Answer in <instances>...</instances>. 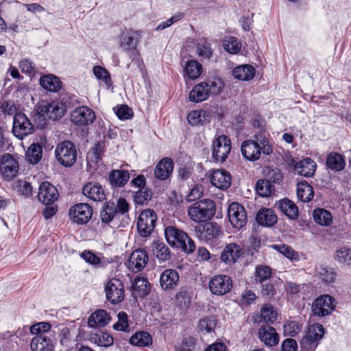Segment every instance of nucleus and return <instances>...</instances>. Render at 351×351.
Here are the masks:
<instances>
[{"label":"nucleus","instance_id":"nucleus-3","mask_svg":"<svg viewBox=\"0 0 351 351\" xmlns=\"http://www.w3.org/2000/svg\"><path fill=\"white\" fill-rule=\"evenodd\" d=\"M165 235L169 245L177 248H181L187 254L192 253L195 250L194 241L188 234L173 226H167L165 230Z\"/></svg>","mask_w":351,"mask_h":351},{"label":"nucleus","instance_id":"nucleus-8","mask_svg":"<svg viewBox=\"0 0 351 351\" xmlns=\"http://www.w3.org/2000/svg\"><path fill=\"white\" fill-rule=\"evenodd\" d=\"M137 32L132 29H125L122 32L120 40V47L128 53L132 60L138 56V51L136 47L137 44Z\"/></svg>","mask_w":351,"mask_h":351},{"label":"nucleus","instance_id":"nucleus-30","mask_svg":"<svg viewBox=\"0 0 351 351\" xmlns=\"http://www.w3.org/2000/svg\"><path fill=\"white\" fill-rule=\"evenodd\" d=\"M256 219L258 224L265 226H272L278 221L276 215L273 210L269 208L259 210Z\"/></svg>","mask_w":351,"mask_h":351},{"label":"nucleus","instance_id":"nucleus-35","mask_svg":"<svg viewBox=\"0 0 351 351\" xmlns=\"http://www.w3.org/2000/svg\"><path fill=\"white\" fill-rule=\"evenodd\" d=\"M297 196L303 202L311 201L314 197L313 187L306 181L300 182L297 186Z\"/></svg>","mask_w":351,"mask_h":351},{"label":"nucleus","instance_id":"nucleus-55","mask_svg":"<svg viewBox=\"0 0 351 351\" xmlns=\"http://www.w3.org/2000/svg\"><path fill=\"white\" fill-rule=\"evenodd\" d=\"M324 328L320 324H315L309 326L306 333L310 335L314 340L319 342L324 334Z\"/></svg>","mask_w":351,"mask_h":351},{"label":"nucleus","instance_id":"nucleus-20","mask_svg":"<svg viewBox=\"0 0 351 351\" xmlns=\"http://www.w3.org/2000/svg\"><path fill=\"white\" fill-rule=\"evenodd\" d=\"M231 176L224 169H217L213 171L210 176L212 184L220 189H227L231 185Z\"/></svg>","mask_w":351,"mask_h":351},{"label":"nucleus","instance_id":"nucleus-11","mask_svg":"<svg viewBox=\"0 0 351 351\" xmlns=\"http://www.w3.org/2000/svg\"><path fill=\"white\" fill-rule=\"evenodd\" d=\"M19 165L17 160L10 154H5L0 158V173L7 181L13 180L17 175Z\"/></svg>","mask_w":351,"mask_h":351},{"label":"nucleus","instance_id":"nucleus-53","mask_svg":"<svg viewBox=\"0 0 351 351\" xmlns=\"http://www.w3.org/2000/svg\"><path fill=\"white\" fill-rule=\"evenodd\" d=\"M335 259L340 263L351 265V249L342 247L337 250Z\"/></svg>","mask_w":351,"mask_h":351},{"label":"nucleus","instance_id":"nucleus-57","mask_svg":"<svg viewBox=\"0 0 351 351\" xmlns=\"http://www.w3.org/2000/svg\"><path fill=\"white\" fill-rule=\"evenodd\" d=\"M318 345V342L306 333L300 341V346L302 349L306 351H314Z\"/></svg>","mask_w":351,"mask_h":351},{"label":"nucleus","instance_id":"nucleus-28","mask_svg":"<svg viewBox=\"0 0 351 351\" xmlns=\"http://www.w3.org/2000/svg\"><path fill=\"white\" fill-rule=\"evenodd\" d=\"M83 194L93 201H103L106 194L103 187L97 183H88L82 190Z\"/></svg>","mask_w":351,"mask_h":351},{"label":"nucleus","instance_id":"nucleus-41","mask_svg":"<svg viewBox=\"0 0 351 351\" xmlns=\"http://www.w3.org/2000/svg\"><path fill=\"white\" fill-rule=\"evenodd\" d=\"M132 289L141 297L149 293L150 285L147 279L143 277H137L132 283Z\"/></svg>","mask_w":351,"mask_h":351},{"label":"nucleus","instance_id":"nucleus-46","mask_svg":"<svg viewBox=\"0 0 351 351\" xmlns=\"http://www.w3.org/2000/svg\"><path fill=\"white\" fill-rule=\"evenodd\" d=\"M224 49L230 53H237L241 48V44L237 38L230 36L224 38L223 42Z\"/></svg>","mask_w":351,"mask_h":351},{"label":"nucleus","instance_id":"nucleus-12","mask_svg":"<svg viewBox=\"0 0 351 351\" xmlns=\"http://www.w3.org/2000/svg\"><path fill=\"white\" fill-rule=\"evenodd\" d=\"M335 308V300L329 295H323L317 298L311 307L313 315L318 317L330 315Z\"/></svg>","mask_w":351,"mask_h":351},{"label":"nucleus","instance_id":"nucleus-6","mask_svg":"<svg viewBox=\"0 0 351 351\" xmlns=\"http://www.w3.org/2000/svg\"><path fill=\"white\" fill-rule=\"evenodd\" d=\"M231 151V141L226 135L216 137L212 145V158L217 162L222 163L226 161Z\"/></svg>","mask_w":351,"mask_h":351},{"label":"nucleus","instance_id":"nucleus-60","mask_svg":"<svg viewBox=\"0 0 351 351\" xmlns=\"http://www.w3.org/2000/svg\"><path fill=\"white\" fill-rule=\"evenodd\" d=\"M51 328V325L48 322H39L32 325L29 328L30 332L36 335H40L43 332H48Z\"/></svg>","mask_w":351,"mask_h":351},{"label":"nucleus","instance_id":"nucleus-7","mask_svg":"<svg viewBox=\"0 0 351 351\" xmlns=\"http://www.w3.org/2000/svg\"><path fill=\"white\" fill-rule=\"evenodd\" d=\"M156 220L157 216L153 210L147 209L142 211L137 221L139 234L143 237H149L155 228Z\"/></svg>","mask_w":351,"mask_h":351},{"label":"nucleus","instance_id":"nucleus-10","mask_svg":"<svg viewBox=\"0 0 351 351\" xmlns=\"http://www.w3.org/2000/svg\"><path fill=\"white\" fill-rule=\"evenodd\" d=\"M93 215L92 207L86 203H80L71 206L69 216L72 222L77 224H86Z\"/></svg>","mask_w":351,"mask_h":351},{"label":"nucleus","instance_id":"nucleus-62","mask_svg":"<svg viewBox=\"0 0 351 351\" xmlns=\"http://www.w3.org/2000/svg\"><path fill=\"white\" fill-rule=\"evenodd\" d=\"M115 113L117 117L122 120L129 119L133 116V111L132 108H129L126 105H122L118 107L117 110L114 108Z\"/></svg>","mask_w":351,"mask_h":351},{"label":"nucleus","instance_id":"nucleus-19","mask_svg":"<svg viewBox=\"0 0 351 351\" xmlns=\"http://www.w3.org/2000/svg\"><path fill=\"white\" fill-rule=\"evenodd\" d=\"M148 260L147 253L144 250H136L130 254L128 268L133 272L141 271L147 264Z\"/></svg>","mask_w":351,"mask_h":351},{"label":"nucleus","instance_id":"nucleus-58","mask_svg":"<svg viewBox=\"0 0 351 351\" xmlns=\"http://www.w3.org/2000/svg\"><path fill=\"white\" fill-rule=\"evenodd\" d=\"M117 317L118 322L114 324V329L118 331H126L129 327L127 313L121 311L118 314Z\"/></svg>","mask_w":351,"mask_h":351},{"label":"nucleus","instance_id":"nucleus-16","mask_svg":"<svg viewBox=\"0 0 351 351\" xmlns=\"http://www.w3.org/2000/svg\"><path fill=\"white\" fill-rule=\"evenodd\" d=\"M232 285L231 278L226 275L213 276L208 285L211 293L217 295H223L229 292Z\"/></svg>","mask_w":351,"mask_h":351},{"label":"nucleus","instance_id":"nucleus-49","mask_svg":"<svg viewBox=\"0 0 351 351\" xmlns=\"http://www.w3.org/2000/svg\"><path fill=\"white\" fill-rule=\"evenodd\" d=\"M196 52L199 57L209 59L213 56L210 44L205 40H199L196 45Z\"/></svg>","mask_w":351,"mask_h":351},{"label":"nucleus","instance_id":"nucleus-37","mask_svg":"<svg viewBox=\"0 0 351 351\" xmlns=\"http://www.w3.org/2000/svg\"><path fill=\"white\" fill-rule=\"evenodd\" d=\"M40 84L43 88L51 92L58 91L61 88L60 79L53 75H47L41 77Z\"/></svg>","mask_w":351,"mask_h":351},{"label":"nucleus","instance_id":"nucleus-22","mask_svg":"<svg viewBox=\"0 0 351 351\" xmlns=\"http://www.w3.org/2000/svg\"><path fill=\"white\" fill-rule=\"evenodd\" d=\"M195 230L200 232V238L205 241H212L222 234L221 227L213 222H208L202 228L197 226Z\"/></svg>","mask_w":351,"mask_h":351},{"label":"nucleus","instance_id":"nucleus-15","mask_svg":"<svg viewBox=\"0 0 351 351\" xmlns=\"http://www.w3.org/2000/svg\"><path fill=\"white\" fill-rule=\"evenodd\" d=\"M228 218L233 227L242 228L247 222L246 211L243 206L237 202H232L228 208Z\"/></svg>","mask_w":351,"mask_h":351},{"label":"nucleus","instance_id":"nucleus-36","mask_svg":"<svg viewBox=\"0 0 351 351\" xmlns=\"http://www.w3.org/2000/svg\"><path fill=\"white\" fill-rule=\"evenodd\" d=\"M326 165L331 170L339 171L345 168L346 162L341 154L330 152L327 157Z\"/></svg>","mask_w":351,"mask_h":351},{"label":"nucleus","instance_id":"nucleus-23","mask_svg":"<svg viewBox=\"0 0 351 351\" xmlns=\"http://www.w3.org/2000/svg\"><path fill=\"white\" fill-rule=\"evenodd\" d=\"M110 319V316L106 310L99 309L89 316L88 325L90 328H102L106 326Z\"/></svg>","mask_w":351,"mask_h":351},{"label":"nucleus","instance_id":"nucleus-25","mask_svg":"<svg viewBox=\"0 0 351 351\" xmlns=\"http://www.w3.org/2000/svg\"><path fill=\"white\" fill-rule=\"evenodd\" d=\"M258 335L261 341L268 346H274L279 341L275 328L269 326H262L258 330Z\"/></svg>","mask_w":351,"mask_h":351},{"label":"nucleus","instance_id":"nucleus-47","mask_svg":"<svg viewBox=\"0 0 351 351\" xmlns=\"http://www.w3.org/2000/svg\"><path fill=\"white\" fill-rule=\"evenodd\" d=\"M274 190L269 181L267 180H258L256 184V191L261 197H267Z\"/></svg>","mask_w":351,"mask_h":351},{"label":"nucleus","instance_id":"nucleus-51","mask_svg":"<svg viewBox=\"0 0 351 351\" xmlns=\"http://www.w3.org/2000/svg\"><path fill=\"white\" fill-rule=\"evenodd\" d=\"M94 75L98 80H102L109 87L112 85L110 73L104 67L95 66L93 67Z\"/></svg>","mask_w":351,"mask_h":351},{"label":"nucleus","instance_id":"nucleus-33","mask_svg":"<svg viewBox=\"0 0 351 351\" xmlns=\"http://www.w3.org/2000/svg\"><path fill=\"white\" fill-rule=\"evenodd\" d=\"M151 247L154 256L160 261H166L170 258V250L163 242L155 241Z\"/></svg>","mask_w":351,"mask_h":351},{"label":"nucleus","instance_id":"nucleus-13","mask_svg":"<svg viewBox=\"0 0 351 351\" xmlns=\"http://www.w3.org/2000/svg\"><path fill=\"white\" fill-rule=\"evenodd\" d=\"M34 126L27 116L23 112L15 113L12 131L16 136L22 139L33 132Z\"/></svg>","mask_w":351,"mask_h":351},{"label":"nucleus","instance_id":"nucleus-5","mask_svg":"<svg viewBox=\"0 0 351 351\" xmlns=\"http://www.w3.org/2000/svg\"><path fill=\"white\" fill-rule=\"evenodd\" d=\"M58 161L64 167L73 166L77 159V149L70 141H64L58 143L55 150Z\"/></svg>","mask_w":351,"mask_h":351},{"label":"nucleus","instance_id":"nucleus-54","mask_svg":"<svg viewBox=\"0 0 351 351\" xmlns=\"http://www.w3.org/2000/svg\"><path fill=\"white\" fill-rule=\"evenodd\" d=\"M271 276V269L265 265H259L256 267V280L263 284Z\"/></svg>","mask_w":351,"mask_h":351},{"label":"nucleus","instance_id":"nucleus-24","mask_svg":"<svg viewBox=\"0 0 351 351\" xmlns=\"http://www.w3.org/2000/svg\"><path fill=\"white\" fill-rule=\"evenodd\" d=\"M179 280V274L175 269H165L160 275V284L163 290L175 288Z\"/></svg>","mask_w":351,"mask_h":351},{"label":"nucleus","instance_id":"nucleus-48","mask_svg":"<svg viewBox=\"0 0 351 351\" xmlns=\"http://www.w3.org/2000/svg\"><path fill=\"white\" fill-rule=\"evenodd\" d=\"M216 324L214 317H206L199 321L197 328L199 332L208 333L214 330Z\"/></svg>","mask_w":351,"mask_h":351},{"label":"nucleus","instance_id":"nucleus-31","mask_svg":"<svg viewBox=\"0 0 351 351\" xmlns=\"http://www.w3.org/2000/svg\"><path fill=\"white\" fill-rule=\"evenodd\" d=\"M278 208L289 219H297L299 215L298 206L295 203L288 199H284L278 202Z\"/></svg>","mask_w":351,"mask_h":351},{"label":"nucleus","instance_id":"nucleus-61","mask_svg":"<svg viewBox=\"0 0 351 351\" xmlns=\"http://www.w3.org/2000/svg\"><path fill=\"white\" fill-rule=\"evenodd\" d=\"M177 304L181 307H186L190 303V297L186 290H180L176 295Z\"/></svg>","mask_w":351,"mask_h":351},{"label":"nucleus","instance_id":"nucleus-26","mask_svg":"<svg viewBox=\"0 0 351 351\" xmlns=\"http://www.w3.org/2000/svg\"><path fill=\"white\" fill-rule=\"evenodd\" d=\"M30 347L32 351H53L54 343L51 339L40 334L32 339Z\"/></svg>","mask_w":351,"mask_h":351},{"label":"nucleus","instance_id":"nucleus-21","mask_svg":"<svg viewBox=\"0 0 351 351\" xmlns=\"http://www.w3.org/2000/svg\"><path fill=\"white\" fill-rule=\"evenodd\" d=\"M242 255L241 247L234 243L228 244L221 254V259L226 264L235 263Z\"/></svg>","mask_w":351,"mask_h":351},{"label":"nucleus","instance_id":"nucleus-27","mask_svg":"<svg viewBox=\"0 0 351 351\" xmlns=\"http://www.w3.org/2000/svg\"><path fill=\"white\" fill-rule=\"evenodd\" d=\"M173 169V162L169 158H162L156 165L154 171L155 177L164 180L169 177Z\"/></svg>","mask_w":351,"mask_h":351},{"label":"nucleus","instance_id":"nucleus-50","mask_svg":"<svg viewBox=\"0 0 351 351\" xmlns=\"http://www.w3.org/2000/svg\"><path fill=\"white\" fill-rule=\"evenodd\" d=\"M13 189L21 195L28 197L32 193V186L25 180H16L13 184Z\"/></svg>","mask_w":351,"mask_h":351},{"label":"nucleus","instance_id":"nucleus-42","mask_svg":"<svg viewBox=\"0 0 351 351\" xmlns=\"http://www.w3.org/2000/svg\"><path fill=\"white\" fill-rule=\"evenodd\" d=\"M313 218L317 223L328 226L332 223V217L331 213L324 208H317L313 212Z\"/></svg>","mask_w":351,"mask_h":351},{"label":"nucleus","instance_id":"nucleus-18","mask_svg":"<svg viewBox=\"0 0 351 351\" xmlns=\"http://www.w3.org/2000/svg\"><path fill=\"white\" fill-rule=\"evenodd\" d=\"M59 197L57 189L48 182H43L39 187L38 197L46 205H51Z\"/></svg>","mask_w":351,"mask_h":351},{"label":"nucleus","instance_id":"nucleus-34","mask_svg":"<svg viewBox=\"0 0 351 351\" xmlns=\"http://www.w3.org/2000/svg\"><path fill=\"white\" fill-rule=\"evenodd\" d=\"M130 179L129 172L126 170H112L109 175V180L112 185L121 187L124 186Z\"/></svg>","mask_w":351,"mask_h":351},{"label":"nucleus","instance_id":"nucleus-1","mask_svg":"<svg viewBox=\"0 0 351 351\" xmlns=\"http://www.w3.org/2000/svg\"><path fill=\"white\" fill-rule=\"evenodd\" d=\"M241 150L243 157L250 161L258 160L262 153L269 155L273 151L264 132L255 134L253 139L243 141Z\"/></svg>","mask_w":351,"mask_h":351},{"label":"nucleus","instance_id":"nucleus-45","mask_svg":"<svg viewBox=\"0 0 351 351\" xmlns=\"http://www.w3.org/2000/svg\"><path fill=\"white\" fill-rule=\"evenodd\" d=\"M42 157V147L38 144H32L26 153V158L32 164L38 163Z\"/></svg>","mask_w":351,"mask_h":351},{"label":"nucleus","instance_id":"nucleus-40","mask_svg":"<svg viewBox=\"0 0 351 351\" xmlns=\"http://www.w3.org/2000/svg\"><path fill=\"white\" fill-rule=\"evenodd\" d=\"M117 215L115 203L108 202L106 203L100 212V218L102 223H108L112 221Z\"/></svg>","mask_w":351,"mask_h":351},{"label":"nucleus","instance_id":"nucleus-39","mask_svg":"<svg viewBox=\"0 0 351 351\" xmlns=\"http://www.w3.org/2000/svg\"><path fill=\"white\" fill-rule=\"evenodd\" d=\"M185 75L191 80L198 78L202 73V66L195 60L186 62L184 67Z\"/></svg>","mask_w":351,"mask_h":351},{"label":"nucleus","instance_id":"nucleus-44","mask_svg":"<svg viewBox=\"0 0 351 351\" xmlns=\"http://www.w3.org/2000/svg\"><path fill=\"white\" fill-rule=\"evenodd\" d=\"M261 321L266 323H273L276 320L277 312L269 304H265L261 309Z\"/></svg>","mask_w":351,"mask_h":351},{"label":"nucleus","instance_id":"nucleus-38","mask_svg":"<svg viewBox=\"0 0 351 351\" xmlns=\"http://www.w3.org/2000/svg\"><path fill=\"white\" fill-rule=\"evenodd\" d=\"M130 343L138 347L149 346L152 343V337L147 332H136L130 337Z\"/></svg>","mask_w":351,"mask_h":351},{"label":"nucleus","instance_id":"nucleus-9","mask_svg":"<svg viewBox=\"0 0 351 351\" xmlns=\"http://www.w3.org/2000/svg\"><path fill=\"white\" fill-rule=\"evenodd\" d=\"M39 118L47 116L49 119L56 121L62 117L66 112V106L61 101H53L51 103L43 102L38 108Z\"/></svg>","mask_w":351,"mask_h":351},{"label":"nucleus","instance_id":"nucleus-59","mask_svg":"<svg viewBox=\"0 0 351 351\" xmlns=\"http://www.w3.org/2000/svg\"><path fill=\"white\" fill-rule=\"evenodd\" d=\"M152 192L148 189H139L135 195L134 200L138 204H143L151 199Z\"/></svg>","mask_w":351,"mask_h":351},{"label":"nucleus","instance_id":"nucleus-43","mask_svg":"<svg viewBox=\"0 0 351 351\" xmlns=\"http://www.w3.org/2000/svg\"><path fill=\"white\" fill-rule=\"evenodd\" d=\"M317 276L325 283L334 282L336 278L335 271L327 267L319 265L316 268Z\"/></svg>","mask_w":351,"mask_h":351},{"label":"nucleus","instance_id":"nucleus-2","mask_svg":"<svg viewBox=\"0 0 351 351\" xmlns=\"http://www.w3.org/2000/svg\"><path fill=\"white\" fill-rule=\"evenodd\" d=\"M223 87V82L219 77L199 83L190 91L189 101L195 103L204 101L210 95H217L221 93Z\"/></svg>","mask_w":351,"mask_h":351},{"label":"nucleus","instance_id":"nucleus-56","mask_svg":"<svg viewBox=\"0 0 351 351\" xmlns=\"http://www.w3.org/2000/svg\"><path fill=\"white\" fill-rule=\"evenodd\" d=\"M92 340L99 346L108 347L113 343V338L106 332L95 335L92 337Z\"/></svg>","mask_w":351,"mask_h":351},{"label":"nucleus","instance_id":"nucleus-4","mask_svg":"<svg viewBox=\"0 0 351 351\" xmlns=\"http://www.w3.org/2000/svg\"><path fill=\"white\" fill-rule=\"evenodd\" d=\"M216 211L215 204L210 199H204L196 202L187 208L189 218L196 222L207 221L215 215Z\"/></svg>","mask_w":351,"mask_h":351},{"label":"nucleus","instance_id":"nucleus-29","mask_svg":"<svg viewBox=\"0 0 351 351\" xmlns=\"http://www.w3.org/2000/svg\"><path fill=\"white\" fill-rule=\"evenodd\" d=\"M293 167L298 173L305 177H311L316 169V163L310 158H306L293 164Z\"/></svg>","mask_w":351,"mask_h":351},{"label":"nucleus","instance_id":"nucleus-63","mask_svg":"<svg viewBox=\"0 0 351 351\" xmlns=\"http://www.w3.org/2000/svg\"><path fill=\"white\" fill-rule=\"evenodd\" d=\"M204 189L201 184L195 185L186 196L188 202H193L199 199L203 195Z\"/></svg>","mask_w":351,"mask_h":351},{"label":"nucleus","instance_id":"nucleus-64","mask_svg":"<svg viewBox=\"0 0 351 351\" xmlns=\"http://www.w3.org/2000/svg\"><path fill=\"white\" fill-rule=\"evenodd\" d=\"M183 16H184V15L182 13H178V14H175L174 16H171L170 19H167V21L160 23L157 26L156 30H158V31L163 30V29L169 27L173 23L181 20L183 18Z\"/></svg>","mask_w":351,"mask_h":351},{"label":"nucleus","instance_id":"nucleus-32","mask_svg":"<svg viewBox=\"0 0 351 351\" xmlns=\"http://www.w3.org/2000/svg\"><path fill=\"white\" fill-rule=\"evenodd\" d=\"M255 69L248 64L240 65L235 67L232 71L233 76L240 80L249 81L255 75Z\"/></svg>","mask_w":351,"mask_h":351},{"label":"nucleus","instance_id":"nucleus-17","mask_svg":"<svg viewBox=\"0 0 351 351\" xmlns=\"http://www.w3.org/2000/svg\"><path fill=\"white\" fill-rule=\"evenodd\" d=\"M95 119V112L86 106L77 108L71 113V121L76 125H87L92 123Z\"/></svg>","mask_w":351,"mask_h":351},{"label":"nucleus","instance_id":"nucleus-52","mask_svg":"<svg viewBox=\"0 0 351 351\" xmlns=\"http://www.w3.org/2000/svg\"><path fill=\"white\" fill-rule=\"evenodd\" d=\"M105 142L99 141L93 147L91 152L88 154V157L90 158H93V162L97 163L101 158V156L104 152Z\"/></svg>","mask_w":351,"mask_h":351},{"label":"nucleus","instance_id":"nucleus-14","mask_svg":"<svg viewBox=\"0 0 351 351\" xmlns=\"http://www.w3.org/2000/svg\"><path fill=\"white\" fill-rule=\"evenodd\" d=\"M107 299L112 304H119L124 298V287L122 282L117 278L110 279L106 285Z\"/></svg>","mask_w":351,"mask_h":351}]
</instances>
